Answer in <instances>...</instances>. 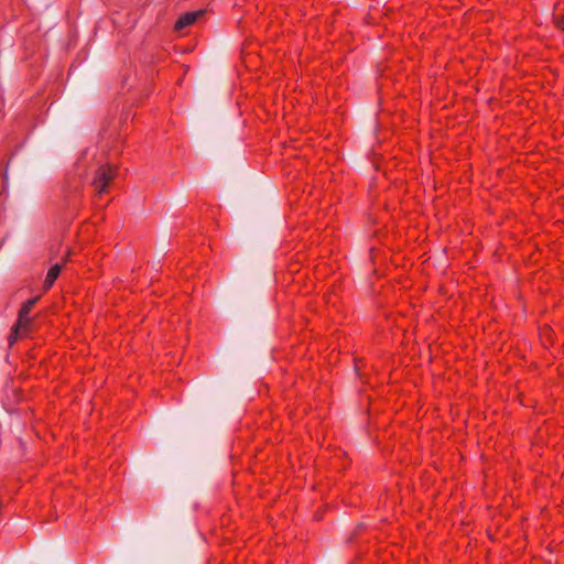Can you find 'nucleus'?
Returning a JSON list of instances; mask_svg holds the SVG:
<instances>
[{
	"mask_svg": "<svg viewBox=\"0 0 564 564\" xmlns=\"http://www.w3.org/2000/svg\"><path fill=\"white\" fill-rule=\"evenodd\" d=\"M116 174V165L106 164L98 167L93 180V186L96 188L98 194L106 192L108 185L115 178Z\"/></svg>",
	"mask_w": 564,
	"mask_h": 564,
	"instance_id": "f257e3e1",
	"label": "nucleus"
},
{
	"mask_svg": "<svg viewBox=\"0 0 564 564\" xmlns=\"http://www.w3.org/2000/svg\"><path fill=\"white\" fill-rule=\"evenodd\" d=\"M206 13V10L200 9L197 11H189L182 14L174 24L175 31H181L192 24H194L199 18Z\"/></svg>",
	"mask_w": 564,
	"mask_h": 564,
	"instance_id": "f03ea898",
	"label": "nucleus"
},
{
	"mask_svg": "<svg viewBox=\"0 0 564 564\" xmlns=\"http://www.w3.org/2000/svg\"><path fill=\"white\" fill-rule=\"evenodd\" d=\"M40 296H34L25 301L18 313V322L19 325H28L31 327L32 319L29 317V314L33 306L39 302Z\"/></svg>",
	"mask_w": 564,
	"mask_h": 564,
	"instance_id": "7ed1b4c3",
	"label": "nucleus"
},
{
	"mask_svg": "<svg viewBox=\"0 0 564 564\" xmlns=\"http://www.w3.org/2000/svg\"><path fill=\"white\" fill-rule=\"evenodd\" d=\"M30 330H31L30 326H28V325H19V322L17 321L14 323V325L12 326L10 335L8 337L9 346H13V344H15V341L20 337L26 336Z\"/></svg>",
	"mask_w": 564,
	"mask_h": 564,
	"instance_id": "20e7f679",
	"label": "nucleus"
},
{
	"mask_svg": "<svg viewBox=\"0 0 564 564\" xmlns=\"http://www.w3.org/2000/svg\"><path fill=\"white\" fill-rule=\"evenodd\" d=\"M61 270H62V264H59V263H55L54 265H52L48 269L47 274L44 280V288L46 290L50 289L54 284L55 280L58 278V275L61 273Z\"/></svg>",
	"mask_w": 564,
	"mask_h": 564,
	"instance_id": "39448f33",
	"label": "nucleus"
},
{
	"mask_svg": "<svg viewBox=\"0 0 564 564\" xmlns=\"http://www.w3.org/2000/svg\"><path fill=\"white\" fill-rule=\"evenodd\" d=\"M555 26L564 31V17H554Z\"/></svg>",
	"mask_w": 564,
	"mask_h": 564,
	"instance_id": "423d86ee",
	"label": "nucleus"
}]
</instances>
